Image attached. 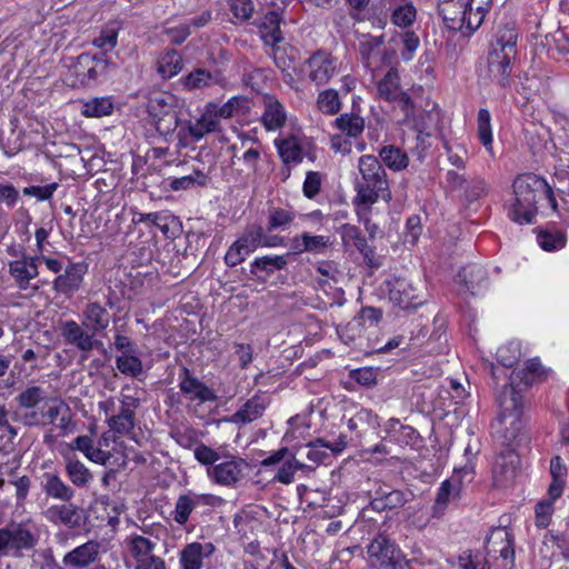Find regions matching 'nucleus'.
<instances>
[{"mask_svg": "<svg viewBox=\"0 0 569 569\" xmlns=\"http://www.w3.org/2000/svg\"><path fill=\"white\" fill-rule=\"evenodd\" d=\"M518 32L512 27L498 29L488 52L487 77L500 87H507L511 62L518 54Z\"/></svg>", "mask_w": 569, "mask_h": 569, "instance_id": "1", "label": "nucleus"}, {"mask_svg": "<svg viewBox=\"0 0 569 569\" xmlns=\"http://www.w3.org/2000/svg\"><path fill=\"white\" fill-rule=\"evenodd\" d=\"M513 193L516 203L511 218L520 224L533 222L536 204L541 199H546L553 210L557 209L552 186L547 180H513Z\"/></svg>", "mask_w": 569, "mask_h": 569, "instance_id": "2", "label": "nucleus"}, {"mask_svg": "<svg viewBox=\"0 0 569 569\" xmlns=\"http://www.w3.org/2000/svg\"><path fill=\"white\" fill-rule=\"evenodd\" d=\"M273 143L288 176L301 164L305 167L306 178H319V173L310 168L319 158V150L310 138L300 133H288L278 137Z\"/></svg>", "mask_w": 569, "mask_h": 569, "instance_id": "3", "label": "nucleus"}, {"mask_svg": "<svg viewBox=\"0 0 569 569\" xmlns=\"http://www.w3.org/2000/svg\"><path fill=\"white\" fill-rule=\"evenodd\" d=\"M500 415L493 425L505 442L513 441L521 431L522 397L512 385H506L498 396Z\"/></svg>", "mask_w": 569, "mask_h": 569, "instance_id": "4", "label": "nucleus"}, {"mask_svg": "<svg viewBox=\"0 0 569 569\" xmlns=\"http://www.w3.org/2000/svg\"><path fill=\"white\" fill-rule=\"evenodd\" d=\"M341 62L327 50L319 49L310 54L299 68L302 79L316 87L326 86L339 74Z\"/></svg>", "mask_w": 569, "mask_h": 569, "instance_id": "5", "label": "nucleus"}, {"mask_svg": "<svg viewBox=\"0 0 569 569\" xmlns=\"http://www.w3.org/2000/svg\"><path fill=\"white\" fill-rule=\"evenodd\" d=\"M368 555L379 569H407L401 551L387 537L378 536L368 546Z\"/></svg>", "mask_w": 569, "mask_h": 569, "instance_id": "6", "label": "nucleus"}, {"mask_svg": "<svg viewBox=\"0 0 569 569\" xmlns=\"http://www.w3.org/2000/svg\"><path fill=\"white\" fill-rule=\"evenodd\" d=\"M389 299L402 309L417 308L423 303V296L413 283L401 277H390L385 281Z\"/></svg>", "mask_w": 569, "mask_h": 569, "instance_id": "7", "label": "nucleus"}, {"mask_svg": "<svg viewBox=\"0 0 569 569\" xmlns=\"http://www.w3.org/2000/svg\"><path fill=\"white\" fill-rule=\"evenodd\" d=\"M43 426H56L62 436L73 431L71 410L61 399L53 398L41 406Z\"/></svg>", "mask_w": 569, "mask_h": 569, "instance_id": "8", "label": "nucleus"}, {"mask_svg": "<svg viewBox=\"0 0 569 569\" xmlns=\"http://www.w3.org/2000/svg\"><path fill=\"white\" fill-rule=\"evenodd\" d=\"M61 336L66 343L76 347L82 352H89L102 346V342L96 339L92 331H86V327L74 320H67L61 325Z\"/></svg>", "mask_w": 569, "mask_h": 569, "instance_id": "9", "label": "nucleus"}, {"mask_svg": "<svg viewBox=\"0 0 569 569\" xmlns=\"http://www.w3.org/2000/svg\"><path fill=\"white\" fill-rule=\"evenodd\" d=\"M244 461L240 458L228 457L207 470L208 477L218 485L233 486L243 477Z\"/></svg>", "mask_w": 569, "mask_h": 569, "instance_id": "10", "label": "nucleus"}, {"mask_svg": "<svg viewBox=\"0 0 569 569\" xmlns=\"http://www.w3.org/2000/svg\"><path fill=\"white\" fill-rule=\"evenodd\" d=\"M379 198L385 201L391 199L388 180H363L357 184V197L355 203L358 209L369 210Z\"/></svg>", "mask_w": 569, "mask_h": 569, "instance_id": "11", "label": "nucleus"}, {"mask_svg": "<svg viewBox=\"0 0 569 569\" xmlns=\"http://www.w3.org/2000/svg\"><path fill=\"white\" fill-rule=\"evenodd\" d=\"M179 379L180 391L189 401L204 403L217 400L214 391L197 377L192 376L187 368H183L182 375H180Z\"/></svg>", "mask_w": 569, "mask_h": 569, "instance_id": "12", "label": "nucleus"}, {"mask_svg": "<svg viewBox=\"0 0 569 569\" xmlns=\"http://www.w3.org/2000/svg\"><path fill=\"white\" fill-rule=\"evenodd\" d=\"M488 553H499L502 569H512L515 565V549L510 533L506 529H496L487 541Z\"/></svg>", "mask_w": 569, "mask_h": 569, "instance_id": "13", "label": "nucleus"}, {"mask_svg": "<svg viewBox=\"0 0 569 569\" xmlns=\"http://www.w3.org/2000/svg\"><path fill=\"white\" fill-rule=\"evenodd\" d=\"M39 257L30 256L24 259L12 260L8 263V272L14 280L18 289L27 290L31 280L36 279L39 274Z\"/></svg>", "mask_w": 569, "mask_h": 569, "instance_id": "14", "label": "nucleus"}, {"mask_svg": "<svg viewBox=\"0 0 569 569\" xmlns=\"http://www.w3.org/2000/svg\"><path fill=\"white\" fill-rule=\"evenodd\" d=\"M216 547L212 542H190L179 552L180 569H202L203 559L212 556Z\"/></svg>", "mask_w": 569, "mask_h": 569, "instance_id": "15", "label": "nucleus"}, {"mask_svg": "<svg viewBox=\"0 0 569 569\" xmlns=\"http://www.w3.org/2000/svg\"><path fill=\"white\" fill-rule=\"evenodd\" d=\"M87 266L82 262L70 263L64 272L59 274L52 282V288L58 293L69 295L77 291L87 273Z\"/></svg>", "mask_w": 569, "mask_h": 569, "instance_id": "16", "label": "nucleus"}, {"mask_svg": "<svg viewBox=\"0 0 569 569\" xmlns=\"http://www.w3.org/2000/svg\"><path fill=\"white\" fill-rule=\"evenodd\" d=\"M263 111L261 123L268 131H277L284 127L287 122V110L284 106L274 97L266 94L262 99Z\"/></svg>", "mask_w": 569, "mask_h": 569, "instance_id": "17", "label": "nucleus"}, {"mask_svg": "<svg viewBox=\"0 0 569 569\" xmlns=\"http://www.w3.org/2000/svg\"><path fill=\"white\" fill-rule=\"evenodd\" d=\"M100 553V545L94 540L72 549L63 556L62 563L71 568H87L97 561Z\"/></svg>", "mask_w": 569, "mask_h": 569, "instance_id": "18", "label": "nucleus"}, {"mask_svg": "<svg viewBox=\"0 0 569 569\" xmlns=\"http://www.w3.org/2000/svg\"><path fill=\"white\" fill-rule=\"evenodd\" d=\"M268 405L269 400L266 395H254L230 417L229 421L237 425L250 423L262 417Z\"/></svg>", "mask_w": 569, "mask_h": 569, "instance_id": "19", "label": "nucleus"}, {"mask_svg": "<svg viewBox=\"0 0 569 569\" xmlns=\"http://www.w3.org/2000/svg\"><path fill=\"white\" fill-rule=\"evenodd\" d=\"M467 0H445L440 7L447 27L452 30L467 29L468 9Z\"/></svg>", "mask_w": 569, "mask_h": 569, "instance_id": "20", "label": "nucleus"}, {"mask_svg": "<svg viewBox=\"0 0 569 569\" xmlns=\"http://www.w3.org/2000/svg\"><path fill=\"white\" fill-rule=\"evenodd\" d=\"M462 489V479L459 475H452L449 479L442 481L435 500V513H442L450 502L458 500Z\"/></svg>", "mask_w": 569, "mask_h": 569, "instance_id": "21", "label": "nucleus"}, {"mask_svg": "<svg viewBox=\"0 0 569 569\" xmlns=\"http://www.w3.org/2000/svg\"><path fill=\"white\" fill-rule=\"evenodd\" d=\"M82 325L93 333L106 330L110 323L109 311L98 301L88 302L82 310Z\"/></svg>", "mask_w": 569, "mask_h": 569, "instance_id": "22", "label": "nucleus"}, {"mask_svg": "<svg viewBox=\"0 0 569 569\" xmlns=\"http://www.w3.org/2000/svg\"><path fill=\"white\" fill-rule=\"evenodd\" d=\"M518 465L519 457L512 450L502 452L497 458L493 466V478L496 483L503 486L515 479Z\"/></svg>", "mask_w": 569, "mask_h": 569, "instance_id": "23", "label": "nucleus"}, {"mask_svg": "<svg viewBox=\"0 0 569 569\" xmlns=\"http://www.w3.org/2000/svg\"><path fill=\"white\" fill-rule=\"evenodd\" d=\"M289 254L257 257L250 264V272L257 279H266L278 270H282L288 262Z\"/></svg>", "mask_w": 569, "mask_h": 569, "instance_id": "24", "label": "nucleus"}, {"mask_svg": "<svg viewBox=\"0 0 569 569\" xmlns=\"http://www.w3.org/2000/svg\"><path fill=\"white\" fill-rule=\"evenodd\" d=\"M69 448L72 451L78 450L82 452L87 459L102 466H106L111 458L110 452L102 450L101 448H96L93 439L87 435L78 436L69 443Z\"/></svg>", "mask_w": 569, "mask_h": 569, "instance_id": "25", "label": "nucleus"}, {"mask_svg": "<svg viewBox=\"0 0 569 569\" xmlns=\"http://www.w3.org/2000/svg\"><path fill=\"white\" fill-rule=\"evenodd\" d=\"M44 518L54 525H64L69 528L79 526V513L77 508L69 505H53L43 511Z\"/></svg>", "mask_w": 569, "mask_h": 569, "instance_id": "26", "label": "nucleus"}, {"mask_svg": "<svg viewBox=\"0 0 569 569\" xmlns=\"http://www.w3.org/2000/svg\"><path fill=\"white\" fill-rule=\"evenodd\" d=\"M379 98L393 102L405 93L400 83V76L397 69L391 68L377 83Z\"/></svg>", "mask_w": 569, "mask_h": 569, "instance_id": "27", "label": "nucleus"}, {"mask_svg": "<svg viewBox=\"0 0 569 569\" xmlns=\"http://www.w3.org/2000/svg\"><path fill=\"white\" fill-rule=\"evenodd\" d=\"M41 486L48 497L61 501H69L73 497V490L57 473L44 472Z\"/></svg>", "mask_w": 569, "mask_h": 569, "instance_id": "28", "label": "nucleus"}, {"mask_svg": "<svg viewBox=\"0 0 569 569\" xmlns=\"http://www.w3.org/2000/svg\"><path fill=\"white\" fill-rule=\"evenodd\" d=\"M11 549H31L36 546L38 537L34 526L30 520L19 523L16 528L9 529Z\"/></svg>", "mask_w": 569, "mask_h": 569, "instance_id": "29", "label": "nucleus"}, {"mask_svg": "<svg viewBox=\"0 0 569 569\" xmlns=\"http://www.w3.org/2000/svg\"><path fill=\"white\" fill-rule=\"evenodd\" d=\"M282 18L277 11L267 12L259 22L260 36L266 44H276L282 41L280 22Z\"/></svg>", "mask_w": 569, "mask_h": 569, "instance_id": "30", "label": "nucleus"}, {"mask_svg": "<svg viewBox=\"0 0 569 569\" xmlns=\"http://www.w3.org/2000/svg\"><path fill=\"white\" fill-rule=\"evenodd\" d=\"M66 472L76 487H87L92 480L91 471L73 455H64Z\"/></svg>", "mask_w": 569, "mask_h": 569, "instance_id": "31", "label": "nucleus"}, {"mask_svg": "<svg viewBox=\"0 0 569 569\" xmlns=\"http://www.w3.org/2000/svg\"><path fill=\"white\" fill-rule=\"evenodd\" d=\"M551 482L548 487V495L551 498H560L563 493L567 477V467L559 456L550 460Z\"/></svg>", "mask_w": 569, "mask_h": 569, "instance_id": "32", "label": "nucleus"}, {"mask_svg": "<svg viewBox=\"0 0 569 569\" xmlns=\"http://www.w3.org/2000/svg\"><path fill=\"white\" fill-rule=\"evenodd\" d=\"M148 111L151 117L166 116L177 111V98L169 92H156L148 101Z\"/></svg>", "mask_w": 569, "mask_h": 569, "instance_id": "33", "label": "nucleus"}, {"mask_svg": "<svg viewBox=\"0 0 569 569\" xmlns=\"http://www.w3.org/2000/svg\"><path fill=\"white\" fill-rule=\"evenodd\" d=\"M113 112L111 97H96L83 101L81 113L87 118H102Z\"/></svg>", "mask_w": 569, "mask_h": 569, "instance_id": "34", "label": "nucleus"}, {"mask_svg": "<svg viewBox=\"0 0 569 569\" xmlns=\"http://www.w3.org/2000/svg\"><path fill=\"white\" fill-rule=\"evenodd\" d=\"M347 425L351 431L361 436L370 429H376L379 426V421L378 416L371 410L361 408L348 420Z\"/></svg>", "mask_w": 569, "mask_h": 569, "instance_id": "35", "label": "nucleus"}, {"mask_svg": "<svg viewBox=\"0 0 569 569\" xmlns=\"http://www.w3.org/2000/svg\"><path fill=\"white\" fill-rule=\"evenodd\" d=\"M340 236L345 246L357 248L365 257L372 253V250L367 246L366 238L357 226L350 223L342 224L340 227Z\"/></svg>", "mask_w": 569, "mask_h": 569, "instance_id": "36", "label": "nucleus"}, {"mask_svg": "<svg viewBox=\"0 0 569 569\" xmlns=\"http://www.w3.org/2000/svg\"><path fill=\"white\" fill-rule=\"evenodd\" d=\"M299 470L310 471L311 468L303 462L296 459L295 456H290L277 469L272 480L282 485H291L295 481V475Z\"/></svg>", "mask_w": 569, "mask_h": 569, "instance_id": "37", "label": "nucleus"}, {"mask_svg": "<svg viewBox=\"0 0 569 569\" xmlns=\"http://www.w3.org/2000/svg\"><path fill=\"white\" fill-rule=\"evenodd\" d=\"M383 36L362 34L359 38V53L366 66L370 67L383 44Z\"/></svg>", "mask_w": 569, "mask_h": 569, "instance_id": "38", "label": "nucleus"}, {"mask_svg": "<svg viewBox=\"0 0 569 569\" xmlns=\"http://www.w3.org/2000/svg\"><path fill=\"white\" fill-rule=\"evenodd\" d=\"M117 369L130 378H139L143 373L142 360L136 355V351L122 352L116 358Z\"/></svg>", "mask_w": 569, "mask_h": 569, "instance_id": "39", "label": "nucleus"}, {"mask_svg": "<svg viewBox=\"0 0 569 569\" xmlns=\"http://www.w3.org/2000/svg\"><path fill=\"white\" fill-rule=\"evenodd\" d=\"M491 0H467L468 20L467 30L469 32L476 31L485 20L489 11Z\"/></svg>", "mask_w": 569, "mask_h": 569, "instance_id": "40", "label": "nucleus"}, {"mask_svg": "<svg viewBox=\"0 0 569 569\" xmlns=\"http://www.w3.org/2000/svg\"><path fill=\"white\" fill-rule=\"evenodd\" d=\"M335 123L341 133L353 139L360 137L365 129V119L355 113H342Z\"/></svg>", "mask_w": 569, "mask_h": 569, "instance_id": "41", "label": "nucleus"}, {"mask_svg": "<svg viewBox=\"0 0 569 569\" xmlns=\"http://www.w3.org/2000/svg\"><path fill=\"white\" fill-rule=\"evenodd\" d=\"M193 180H161L160 183L148 184L150 198L152 200L169 199L172 191L187 189Z\"/></svg>", "mask_w": 569, "mask_h": 569, "instance_id": "42", "label": "nucleus"}, {"mask_svg": "<svg viewBox=\"0 0 569 569\" xmlns=\"http://www.w3.org/2000/svg\"><path fill=\"white\" fill-rule=\"evenodd\" d=\"M382 163L393 172L407 168L409 158L406 152L395 146H386L379 153Z\"/></svg>", "mask_w": 569, "mask_h": 569, "instance_id": "43", "label": "nucleus"}, {"mask_svg": "<svg viewBox=\"0 0 569 569\" xmlns=\"http://www.w3.org/2000/svg\"><path fill=\"white\" fill-rule=\"evenodd\" d=\"M214 83H219V76L202 68L196 69L182 78V84L188 90L202 89Z\"/></svg>", "mask_w": 569, "mask_h": 569, "instance_id": "44", "label": "nucleus"}, {"mask_svg": "<svg viewBox=\"0 0 569 569\" xmlns=\"http://www.w3.org/2000/svg\"><path fill=\"white\" fill-rule=\"evenodd\" d=\"M79 64L86 68V71L78 72V77L81 82L89 86L96 82L100 74L106 70V63L102 60H97L89 56H81L79 58Z\"/></svg>", "mask_w": 569, "mask_h": 569, "instance_id": "45", "label": "nucleus"}, {"mask_svg": "<svg viewBox=\"0 0 569 569\" xmlns=\"http://www.w3.org/2000/svg\"><path fill=\"white\" fill-rule=\"evenodd\" d=\"M182 67V57L177 50L166 51L158 61V71L163 78L177 76Z\"/></svg>", "mask_w": 569, "mask_h": 569, "instance_id": "46", "label": "nucleus"}, {"mask_svg": "<svg viewBox=\"0 0 569 569\" xmlns=\"http://www.w3.org/2000/svg\"><path fill=\"white\" fill-rule=\"evenodd\" d=\"M548 375L549 370L546 369L537 358L528 360L525 368L517 373L520 380L527 386L545 380Z\"/></svg>", "mask_w": 569, "mask_h": 569, "instance_id": "47", "label": "nucleus"}, {"mask_svg": "<svg viewBox=\"0 0 569 569\" xmlns=\"http://www.w3.org/2000/svg\"><path fill=\"white\" fill-rule=\"evenodd\" d=\"M383 428L390 441L397 443H408V441L411 440L416 435V431L412 427L401 425L400 421L396 418L389 419L385 423Z\"/></svg>", "mask_w": 569, "mask_h": 569, "instance_id": "48", "label": "nucleus"}, {"mask_svg": "<svg viewBox=\"0 0 569 569\" xmlns=\"http://www.w3.org/2000/svg\"><path fill=\"white\" fill-rule=\"evenodd\" d=\"M212 107L214 110L212 113L216 118L228 119L233 117L236 113L243 112V110L248 109V99L242 96H234L230 98L226 103L221 107H217L214 104H209V108Z\"/></svg>", "mask_w": 569, "mask_h": 569, "instance_id": "49", "label": "nucleus"}, {"mask_svg": "<svg viewBox=\"0 0 569 569\" xmlns=\"http://www.w3.org/2000/svg\"><path fill=\"white\" fill-rule=\"evenodd\" d=\"M318 109L326 114H336L341 109L339 93L335 89L322 90L317 98Z\"/></svg>", "mask_w": 569, "mask_h": 569, "instance_id": "50", "label": "nucleus"}, {"mask_svg": "<svg viewBox=\"0 0 569 569\" xmlns=\"http://www.w3.org/2000/svg\"><path fill=\"white\" fill-rule=\"evenodd\" d=\"M196 507L197 501L191 496V493L181 495L177 499L174 510L172 511L173 520L179 525H184Z\"/></svg>", "mask_w": 569, "mask_h": 569, "instance_id": "51", "label": "nucleus"}, {"mask_svg": "<svg viewBox=\"0 0 569 569\" xmlns=\"http://www.w3.org/2000/svg\"><path fill=\"white\" fill-rule=\"evenodd\" d=\"M478 136L485 148L492 152L491 116L487 109H480L477 117Z\"/></svg>", "mask_w": 569, "mask_h": 569, "instance_id": "52", "label": "nucleus"}, {"mask_svg": "<svg viewBox=\"0 0 569 569\" xmlns=\"http://www.w3.org/2000/svg\"><path fill=\"white\" fill-rule=\"evenodd\" d=\"M107 421L112 431L127 435L134 428V412L120 410L118 415L111 416Z\"/></svg>", "mask_w": 569, "mask_h": 569, "instance_id": "53", "label": "nucleus"}, {"mask_svg": "<svg viewBox=\"0 0 569 569\" xmlns=\"http://www.w3.org/2000/svg\"><path fill=\"white\" fill-rule=\"evenodd\" d=\"M44 399V390L39 386H28L16 398L20 408L33 409Z\"/></svg>", "mask_w": 569, "mask_h": 569, "instance_id": "54", "label": "nucleus"}, {"mask_svg": "<svg viewBox=\"0 0 569 569\" xmlns=\"http://www.w3.org/2000/svg\"><path fill=\"white\" fill-rule=\"evenodd\" d=\"M558 498L548 497L536 505L535 515H536V526L538 528H547L550 522L552 515L555 512V501Z\"/></svg>", "mask_w": 569, "mask_h": 569, "instance_id": "55", "label": "nucleus"}, {"mask_svg": "<svg viewBox=\"0 0 569 569\" xmlns=\"http://www.w3.org/2000/svg\"><path fill=\"white\" fill-rule=\"evenodd\" d=\"M296 218V212L282 208H271L268 214V230L284 229Z\"/></svg>", "mask_w": 569, "mask_h": 569, "instance_id": "56", "label": "nucleus"}, {"mask_svg": "<svg viewBox=\"0 0 569 569\" xmlns=\"http://www.w3.org/2000/svg\"><path fill=\"white\" fill-rule=\"evenodd\" d=\"M154 548L156 543L143 536L132 535L129 538V550L134 560L150 556Z\"/></svg>", "mask_w": 569, "mask_h": 569, "instance_id": "57", "label": "nucleus"}, {"mask_svg": "<svg viewBox=\"0 0 569 569\" xmlns=\"http://www.w3.org/2000/svg\"><path fill=\"white\" fill-rule=\"evenodd\" d=\"M537 242L545 251L559 250L566 244V236L561 231H540Z\"/></svg>", "mask_w": 569, "mask_h": 569, "instance_id": "58", "label": "nucleus"}, {"mask_svg": "<svg viewBox=\"0 0 569 569\" xmlns=\"http://www.w3.org/2000/svg\"><path fill=\"white\" fill-rule=\"evenodd\" d=\"M152 118L154 120L156 129L160 134H162L164 137H168V136H171L174 133L177 134L180 122H181L178 118V112H169V113H166V116L152 117Z\"/></svg>", "mask_w": 569, "mask_h": 569, "instance_id": "59", "label": "nucleus"}, {"mask_svg": "<svg viewBox=\"0 0 569 569\" xmlns=\"http://www.w3.org/2000/svg\"><path fill=\"white\" fill-rule=\"evenodd\" d=\"M416 19V9L411 2H406L398 6L391 14V21L393 24L406 28L412 24Z\"/></svg>", "mask_w": 569, "mask_h": 569, "instance_id": "60", "label": "nucleus"}, {"mask_svg": "<svg viewBox=\"0 0 569 569\" xmlns=\"http://www.w3.org/2000/svg\"><path fill=\"white\" fill-rule=\"evenodd\" d=\"M521 351L518 342H509L498 348V361L507 368L512 367L520 359Z\"/></svg>", "mask_w": 569, "mask_h": 569, "instance_id": "61", "label": "nucleus"}, {"mask_svg": "<svg viewBox=\"0 0 569 569\" xmlns=\"http://www.w3.org/2000/svg\"><path fill=\"white\" fill-rule=\"evenodd\" d=\"M200 140L210 132L219 131L220 123L211 110H207L200 118L192 122Z\"/></svg>", "mask_w": 569, "mask_h": 569, "instance_id": "62", "label": "nucleus"}, {"mask_svg": "<svg viewBox=\"0 0 569 569\" xmlns=\"http://www.w3.org/2000/svg\"><path fill=\"white\" fill-rule=\"evenodd\" d=\"M327 447H329V442L320 438L309 442L307 445V459L317 465L325 463L330 458Z\"/></svg>", "mask_w": 569, "mask_h": 569, "instance_id": "63", "label": "nucleus"}, {"mask_svg": "<svg viewBox=\"0 0 569 569\" xmlns=\"http://www.w3.org/2000/svg\"><path fill=\"white\" fill-rule=\"evenodd\" d=\"M176 137L179 148H188L200 141L192 121H181Z\"/></svg>", "mask_w": 569, "mask_h": 569, "instance_id": "64", "label": "nucleus"}]
</instances>
